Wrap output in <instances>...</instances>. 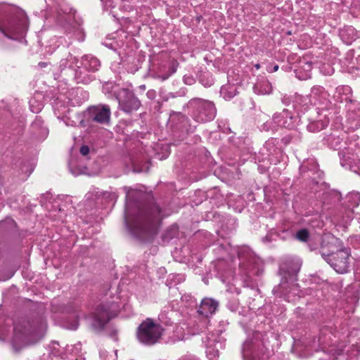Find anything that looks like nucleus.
<instances>
[{"mask_svg":"<svg viewBox=\"0 0 360 360\" xmlns=\"http://www.w3.org/2000/svg\"><path fill=\"white\" fill-rule=\"evenodd\" d=\"M162 219V210L152 196L141 205H136V212L131 211L127 203L124 224L128 231L142 241L151 240L158 233Z\"/></svg>","mask_w":360,"mask_h":360,"instance_id":"obj_1","label":"nucleus"},{"mask_svg":"<svg viewBox=\"0 0 360 360\" xmlns=\"http://www.w3.org/2000/svg\"><path fill=\"white\" fill-rule=\"evenodd\" d=\"M29 28L26 13L20 8L7 4H0V32L7 38H23Z\"/></svg>","mask_w":360,"mask_h":360,"instance_id":"obj_2","label":"nucleus"},{"mask_svg":"<svg viewBox=\"0 0 360 360\" xmlns=\"http://www.w3.org/2000/svg\"><path fill=\"white\" fill-rule=\"evenodd\" d=\"M46 328V321L42 315L22 318L14 323L13 340L25 344L37 342L44 337Z\"/></svg>","mask_w":360,"mask_h":360,"instance_id":"obj_3","label":"nucleus"},{"mask_svg":"<svg viewBox=\"0 0 360 360\" xmlns=\"http://www.w3.org/2000/svg\"><path fill=\"white\" fill-rule=\"evenodd\" d=\"M302 261L295 257H286L280 264L279 273L282 276L281 283L273 288V293L280 297H285L292 290H297V274Z\"/></svg>","mask_w":360,"mask_h":360,"instance_id":"obj_4","label":"nucleus"},{"mask_svg":"<svg viewBox=\"0 0 360 360\" xmlns=\"http://www.w3.org/2000/svg\"><path fill=\"white\" fill-rule=\"evenodd\" d=\"M319 253L323 259L338 274L349 271L350 267L351 251L349 248L338 247L329 241L323 240Z\"/></svg>","mask_w":360,"mask_h":360,"instance_id":"obj_5","label":"nucleus"},{"mask_svg":"<svg viewBox=\"0 0 360 360\" xmlns=\"http://www.w3.org/2000/svg\"><path fill=\"white\" fill-rule=\"evenodd\" d=\"M119 305L115 302L101 303L96 307L94 311L85 316L89 321L91 328L96 333L101 332L106 324L115 316L119 311Z\"/></svg>","mask_w":360,"mask_h":360,"instance_id":"obj_6","label":"nucleus"},{"mask_svg":"<svg viewBox=\"0 0 360 360\" xmlns=\"http://www.w3.org/2000/svg\"><path fill=\"white\" fill-rule=\"evenodd\" d=\"M191 116L200 123L212 120L217 114V109L213 102L200 98L191 99L188 104Z\"/></svg>","mask_w":360,"mask_h":360,"instance_id":"obj_7","label":"nucleus"},{"mask_svg":"<svg viewBox=\"0 0 360 360\" xmlns=\"http://www.w3.org/2000/svg\"><path fill=\"white\" fill-rule=\"evenodd\" d=\"M164 332L160 324L151 318L143 321L136 329V338L139 342L147 346H151L159 342Z\"/></svg>","mask_w":360,"mask_h":360,"instance_id":"obj_8","label":"nucleus"},{"mask_svg":"<svg viewBox=\"0 0 360 360\" xmlns=\"http://www.w3.org/2000/svg\"><path fill=\"white\" fill-rule=\"evenodd\" d=\"M242 354L247 360H266L268 359L267 348L261 340L260 333H255L252 338L245 341L242 347Z\"/></svg>","mask_w":360,"mask_h":360,"instance_id":"obj_9","label":"nucleus"},{"mask_svg":"<svg viewBox=\"0 0 360 360\" xmlns=\"http://www.w3.org/2000/svg\"><path fill=\"white\" fill-rule=\"evenodd\" d=\"M80 66L75 70V77L77 83L87 84L90 83L94 77L87 72H95L98 71L101 67V61L96 56L91 54H86L81 58Z\"/></svg>","mask_w":360,"mask_h":360,"instance_id":"obj_10","label":"nucleus"},{"mask_svg":"<svg viewBox=\"0 0 360 360\" xmlns=\"http://www.w3.org/2000/svg\"><path fill=\"white\" fill-rule=\"evenodd\" d=\"M115 98L118 102V108L127 114L138 110L141 105V101L129 89H119L115 93Z\"/></svg>","mask_w":360,"mask_h":360,"instance_id":"obj_11","label":"nucleus"},{"mask_svg":"<svg viewBox=\"0 0 360 360\" xmlns=\"http://www.w3.org/2000/svg\"><path fill=\"white\" fill-rule=\"evenodd\" d=\"M323 111L311 108L303 115V122L306 124L307 129L310 132H319L325 129L329 124V119Z\"/></svg>","mask_w":360,"mask_h":360,"instance_id":"obj_12","label":"nucleus"},{"mask_svg":"<svg viewBox=\"0 0 360 360\" xmlns=\"http://www.w3.org/2000/svg\"><path fill=\"white\" fill-rule=\"evenodd\" d=\"M218 307L219 302L212 298L205 297L201 300L197 311L199 315L202 316V318L201 321V327L196 329V333H200L205 331L207 328V325L210 323L208 319L209 316L215 313Z\"/></svg>","mask_w":360,"mask_h":360,"instance_id":"obj_13","label":"nucleus"},{"mask_svg":"<svg viewBox=\"0 0 360 360\" xmlns=\"http://www.w3.org/2000/svg\"><path fill=\"white\" fill-rule=\"evenodd\" d=\"M89 119L100 124L108 123L110 118V108L108 105L94 106L89 110Z\"/></svg>","mask_w":360,"mask_h":360,"instance_id":"obj_14","label":"nucleus"},{"mask_svg":"<svg viewBox=\"0 0 360 360\" xmlns=\"http://www.w3.org/2000/svg\"><path fill=\"white\" fill-rule=\"evenodd\" d=\"M179 63L176 60H173L168 64L160 65L158 70L153 73V77L161 81H165L172 75L176 72Z\"/></svg>","mask_w":360,"mask_h":360,"instance_id":"obj_15","label":"nucleus"},{"mask_svg":"<svg viewBox=\"0 0 360 360\" xmlns=\"http://www.w3.org/2000/svg\"><path fill=\"white\" fill-rule=\"evenodd\" d=\"M273 121L280 127L291 129L294 127V118L288 110H283L282 112L275 114Z\"/></svg>","mask_w":360,"mask_h":360,"instance_id":"obj_16","label":"nucleus"},{"mask_svg":"<svg viewBox=\"0 0 360 360\" xmlns=\"http://www.w3.org/2000/svg\"><path fill=\"white\" fill-rule=\"evenodd\" d=\"M169 122L176 129L181 130V131H193L190 128H188V118L181 112H173L169 117Z\"/></svg>","mask_w":360,"mask_h":360,"instance_id":"obj_17","label":"nucleus"},{"mask_svg":"<svg viewBox=\"0 0 360 360\" xmlns=\"http://www.w3.org/2000/svg\"><path fill=\"white\" fill-rule=\"evenodd\" d=\"M360 203V193L352 192L348 193L344 199L342 205L345 207L346 214L348 219L353 217V209L356 207Z\"/></svg>","mask_w":360,"mask_h":360,"instance_id":"obj_18","label":"nucleus"},{"mask_svg":"<svg viewBox=\"0 0 360 360\" xmlns=\"http://www.w3.org/2000/svg\"><path fill=\"white\" fill-rule=\"evenodd\" d=\"M340 165L346 168L352 169L359 163L357 156L348 150H341L338 153Z\"/></svg>","mask_w":360,"mask_h":360,"instance_id":"obj_19","label":"nucleus"},{"mask_svg":"<svg viewBox=\"0 0 360 360\" xmlns=\"http://www.w3.org/2000/svg\"><path fill=\"white\" fill-rule=\"evenodd\" d=\"M292 107L299 113L309 110L310 100L308 96H304L300 94H295L292 98Z\"/></svg>","mask_w":360,"mask_h":360,"instance_id":"obj_20","label":"nucleus"},{"mask_svg":"<svg viewBox=\"0 0 360 360\" xmlns=\"http://www.w3.org/2000/svg\"><path fill=\"white\" fill-rule=\"evenodd\" d=\"M253 90L259 95L270 94L272 92V86L266 78L262 77L254 84Z\"/></svg>","mask_w":360,"mask_h":360,"instance_id":"obj_21","label":"nucleus"},{"mask_svg":"<svg viewBox=\"0 0 360 360\" xmlns=\"http://www.w3.org/2000/svg\"><path fill=\"white\" fill-rule=\"evenodd\" d=\"M78 59L73 56L70 53H68L65 58H63L60 61V68L64 70L66 68H70L73 64L77 63Z\"/></svg>","mask_w":360,"mask_h":360,"instance_id":"obj_22","label":"nucleus"},{"mask_svg":"<svg viewBox=\"0 0 360 360\" xmlns=\"http://www.w3.org/2000/svg\"><path fill=\"white\" fill-rule=\"evenodd\" d=\"M236 89L233 86H222L220 91L221 95L226 100H230L236 96Z\"/></svg>","mask_w":360,"mask_h":360,"instance_id":"obj_23","label":"nucleus"},{"mask_svg":"<svg viewBox=\"0 0 360 360\" xmlns=\"http://www.w3.org/2000/svg\"><path fill=\"white\" fill-rule=\"evenodd\" d=\"M295 238L301 242H307L309 238V232L307 229H302L297 231Z\"/></svg>","mask_w":360,"mask_h":360,"instance_id":"obj_24","label":"nucleus"},{"mask_svg":"<svg viewBox=\"0 0 360 360\" xmlns=\"http://www.w3.org/2000/svg\"><path fill=\"white\" fill-rule=\"evenodd\" d=\"M202 340L207 347H214V343L217 342L214 333H208L205 338H202Z\"/></svg>","mask_w":360,"mask_h":360,"instance_id":"obj_25","label":"nucleus"},{"mask_svg":"<svg viewBox=\"0 0 360 360\" xmlns=\"http://www.w3.org/2000/svg\"><path fill=\"white\" fill-rule=\"evenodd\" d=\"M115 87H116V86L115 85V84L111 82H105L103 84V92L105 94H109V95L114 94V95L115 96V93L117 92V91L115 90Z\"/></svg>","mask_w":360,"mask_h":360,"instance_id":"obj_26","label":"nucleus"},{"mask_svg":"<svg viewBox=\"0 0 360 360\" xmlns=\"http://www.w3.org/2000/svg\"><path fill=\"white\" fill-rule=\"evenodd\" d=\"M278 143V141L277 139L271 138L265 142L264 147L270 153H272L275 151Z\"/></svg>","mask_w":360,"mask_h":360,"instance_id":"obj_27","label":"nucleus"},{"mask_svg":"<svg viewBox=\"0 0 360 360\" xmlns=\"http://www.w3.org/2000/svg\"><path fill=\"white\" fill-rule=\"evenodd\" d=\"M328 142L330 147L335 150L340 148L341 139L338 136H330L328 139Z\"/></svg>","mask_w":360,"mask_h":360,"instance_id":"obj_28","label":"nucleus"},{"mask_svg":"<svg viewBox=\"0 0 360 360\" xmlns=\"http://www.w3.org/2000/svg\"><path fill=\"white\" fill-rule=\"evenodd\" d=\"M0 226L8 230H13L16 227V223L13 219L8 217L4 221L0 222Z\"/></svg>","mask_w":360,"mask_h":360,"instance_id":"obj_29","label":"nucleus"},{"mask_svg":"<svg viewBox=\"0 0 360 360\" xmlns=\"http://www.w3.org/2000/svg\"><path fill=\"white\" fill-rule=\"evenodd\" d=\"M326 195L329 197L331 200H333V203H338L341 202L342 201V195L338 191H333L326 193Z\"/></svg>","mask_w":360,"mask_h":360,"instance_id":"obj_30","label":"nucleus"},{"mask_svg":"<svg viewBox=\"0 0 360 360\" xmlns=\"http://www.w3.org/2000/svg\"><path fill=\"white\" fill-rule=\"evenodd\" d=\"M200 82L205 87L211 86L213 84V79L207 75H202L200 77Z\"/></svg>","mask_w":360,"mask_h":360,"instance_id":"obj_31","label":"nucleus"},{"mask_svg":"<svg viewBox=\"0 0 360 360\" xmlns=\"http://www.w3.org/2000/svg\"><path fill=\"white\" fill-rule=\"evenodd\" d=\"M102 195L104 198L108 200V201H115L117 198V195L116 193L113 191H103L102 193Z\"/></svg>","mask_w":360,"mask_h":360,"instance_id":"obj_32","label":"nucleus"},{"mask_svg":"<svg viewBox=\"0 0 360 360\" xmlns=\"http://www.w3.org/2000/svg\"><path fill=\"white\" fill-rule=\"evenodd\" d=\"M79 325V319L77 316L71 322L67 323L66 328L70 330H76L78 328Z\"/></svg>","mask_w":360,"mask_h":360,"instance_id":"obj_33","label":"nucleus"},{"mask_svg":"<svg viewBox=\"0 0 360 360\" xmlns=\"http://www.w3.org/2000/svg\"><path fill=\"white\" fill-rule=\"evenodd\" d=\"M176 233V230L168 229L162 235V239L164 240H169L173 238Z\"/></svg>","mask_w":360,"mask_h":360,"instance_id":"obj_34","label":"nucleus"},{"mask_svg":"<svg viewBox=\"0 0 360 360\" xmlns=\"http://www.w3.org/2000/svg\"><path fill=\"white\" fill-rule=\"evenodd\" d=\"M274 122L273 120L271 121L266 122L265 123H264L262 125V130H264L266 131H269L270 130L274 131L275 129H274Z\"/></svg>","mask_w":360,"mask_h":360,"instance_id":"obj_35","label":"nucleus"},{"mask_svg":"<svg viewBox=\"0 0 360 360\" xmlns=\"http://www.w3.org/2000/svg\"><path fill=\"white\" fill-rule=\"evenodd\" d=\"M101 1L103 4V6L105 10H108V9L114 8L115 6V0H101Z\"/></svg>","mask_w":360,"mask_h":360,"instance_id":"obj_36","label":"nucleus"},{"mask_svg":"<svg viewBox=\"0 0 360 360\" xmlns=\"http://www.w3.org/2000/svg\"><path fill=\"white\" fill-rule=\"evenodd\" d=\"M184 82L187 85H192L195 83V79L192 75H185L183 77Z\"/></svg>","mask_w":360,"mask_h":360,"instance_id":"obj_37","label":"nucleus"},{"mask_svg":"<svg viewBox=\"0 0 360 360\" xmlns=\"http://www.w3.org/2000/svg\"><path fill=\"white\" fill-rule=\"evenodd\" d=\"M62 311L65 313H74L76 311V309L73 304H70L69 305L63 306Z\"/></svg>","mask_w":360,"mask_h":360,"instance_id":"obj_38","label":"nucleus"},{"mask_svg":"<svg viewBox=\"0 0 360 360\" xmlns=\"http://www.w3.org/2000/svg\"><path fill=\"white\" fill-rule=\"evenodd\" d=\"M279 68L278 65L270 63L266 66V71L272 73L276 72Z\"/></svg>","mask_w":360,"mask_h":360,"instance_id":"obj_39","label":"nucleus"},{"mask_svg":"<svg viewBox=\"0 0 360 360\" xmlns=\"http://www.w3.org/2000/svg\"><path fill=\"white\" fill-rule=\"evenodd\" d=\"M292 136L291 134H288L281 139V142L283 145L287 146L292 142Z\"/></svg>","mask_w":360,"mask_h":360,"instance_id":"obj_40","label":"nucleus"},{"mask_svg":"<svg viewBox=\"0 0 360 360\" xmlns=\"http://www.w3.org/2000/svg\"><path fill=\"white\" fill-rule=\"evenodd\" d=\"M79 152L82 155L85 156L89 153V147L86 145H83L80 147Z\"/></svg>","mask_w":360,"mask_h":360,"instance_id":"obj_41","label":"nucleus"},{"mask_svg":"<svg viewBox=\"0 0 360 360\" xmlns=\"http://www.w3.org/2000/svg\"><path fill=\"white\" fill-rule=\"evenodd\" d=\"M154 95H155V91H148L147 92V96H148V97L149 98H153Z\"/></svg>","mask_w":360,"mask_h":360,"instance_id":"obj_42","label":"nucleus"},{"mask_svg":"<svg viewBox=\"0 0 360 360\" xmlns=\"http://www.w3.org/2000/svg\"><path fill=\"white\" fill-rule=\"evenodd\" d=\"M46 65H47V63H45V62H39L38 63V66L41 68H45Z\"/></svg>","mask_w":360,"mask_h":360,"instance_id":"obj_43","label":"nucleus"},{"mask_svg":"<svg viewBox=\"0 0 360 360\" xmlns=\"http://www.w3.org/2000/svg\"><path fill=\"white\" fill-rule=\"evenodd\" d=\"M117 333V330L114 329V330H112V331L111 332V333H110V336H111L112 338H113V337H116Z\"/></svg>","mask_w":360,"mask_h":360,"instance_id":"obj_44","label":"nucleus"},{"mask_svg":"<svg viewBox=\"0 0 360 360\" xmlns=\"http://www.w3.org/2000/svg\"><path fill=\"white\" fill-rule=\"evenodd\" d=\"M306 65H307V69H309V70L311 69V63H306Z\"/></svg>","mask_w":360,"mask_h":360,"instance_id":"obj_45","label":"nucleus"},{"mask_svg":"<svg viewBox=\"0 0 360 360\" xmlns=\"http://www.w3.org/2000/svg\"><path fill=\"white\" fill-rule=\"evenodd\" d=\"M254 67L257 69V70H259L260 68V64L259 63H257L254 65Z\"/></svg>","mask_w":360,"mask_h":360,"instance_id":"obj_46","label":"nucleus"},{"mask_svg":"<svg viewBox=\"0 0 360 360\" xmlns=\"http://www.w3.org/2000/svg\"><path fill=\"white\" fill-rule=\"evenodd\" d=\"M309 247L310 248V250H311V251L314 250L316 249V248L312 247V245L311 244H309Z\"/></svg>","mask_w":360,"mask_h":360,"instance_id":"obj_47","label":"nucleus"},{"mask_svg":"<svg viewBox=\"0 0 360 360\" xmlns=\"http://www.w3.org/2000/svg\"><path fill=\"white\" fill-rule=\"evenodd\" d=\"M124 190L127 193V196H126V198L127 199L128 198V188L127 187H124Z\"/></svg>","mask_w":360,"mask_h":360,"instance_id":"obj_48","label":"nucleus"},{"mask_svg":"<svg viewBox=\"0 0 360 360\" xmlns=\"http://www.w3.org/2000/svg\"><path fill=\"white\" fill-rule=\"evenodd\" d=\"M300 169L302 171H305V167L304 166H301Z\"/></svg>","mask_w":360,"mask_h":360,"instance_id":"obj_49","label":"nucleus"},{"mask_svg":"<svg viewBox=\"0 0 360 360\" xmlns=\"http://www.w3.org/2000/svg\"><path fill=\"white\" fill-rule=\"evenodd\" d=\"M140 87H141V89H145V85H142V86H141Z\"/></svg>","mask_w":360,"mask_h":360,"instance_id":"obj_50","label":"nucleus"}]
</instances>
